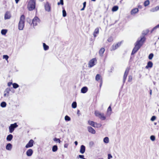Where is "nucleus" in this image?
Segmentation results:
<instances>
[{
    "label": "nucleus",
    "mask_w": 159,
    "mask_h": 159,
    "mask_svg": "<svg viewBox=\"0 0 159 159\" xmlns=\"http://www.w3.org/2000/svg\"><path fill=\"white\" fill-rule=\"evenodd\" d=\"M149 4V0H147L144 2V6L145 7L148 6Z\"/></svg>",
    "instance_id": "obj_37"
},
{
    "label": "nucleus",
    "mask_w": 159,
    "mask_h": 159,
    "mask_svg": "<svg viewBox=\"0 0 159 159\" xmlns=\"http://www.w3.org/2000/svg\"><path fill=\"white\" fill-rule=\"evenodd\" d=\"M150 94L151 95L152 94V90L150 89Z\"/></svg>",
    "instance_id": "obj_55"
},
{
    "label": "nucleus",
    "mask_w": 159,
    "mask_h": 159,
    "mask_svg": "<svg viewBox=\"0 0 159 159\" xmlns=\"http://www.w3.org/2000/svg\"><path fill=\"white\" fill-rule=\"evenodd\" d=\"M145 38L144 36H141L140 38L138 39L137 41L135 43V47L132 51V55L134 54L138 51L142 46L145 41Z\"/></svg>",
    "instance_id": "obj_1"
},
{
    "label": "nucleus",
    "mask_w": 159,
    "mask_h": 159,
    "mask_svg": "<svg viewBox=\"0 0 159 159\" xmlns=\"http://www.w3.org/2000/svg\"><path fill=\"white\" fill-rule=\"evenodd\" d=\"M79 157L81 159H85V158H84V156L83 155H79Z\"/></svg>",
    "instance_id": "obj_49"
},
{
    "label": "nucleus",
    "mask_w": 159,
    "mask_h": 159,
    "mask_svg": "<svg viewBox=\"0 0 159 159\" xmlns=\"http://www.w3.org/2000/svg\"><path fill=\"white\" fill-rule=\"evenodd\" d=\"M45 10L48 12H49L51 10V6L49 4L48 2H47L45 4Z\"/></svg>",
    "instance_id": "obj_12"
},
{
    "label": "nucleus",
    "mask_w": 159,
    "mask_h": 159,
    "mask_svg": "<svg viewBox=\"0 0 159 159\" xmlns=\"http://www.w3.org/2000/svg\"><path fill=\"white\" fill-rule=\"evenodd\" d=\"M65 119L66 121H70V118L68 116H66L65 117Z\"/></svg>",
    "instance_id": "obj_39"
},
{
    "label": "nucleus",
    "mask_w": 159,
    "mask_h": 159,
    "mask_svg": "<svg viewBox=\"0 0 159 159\" xmlns=\"http://www.w3.org/2000/svg\"><path fill=\"white\" fill-rule=\"evenodd\" d=\"M13 138V135L11 134H10L7 135V140L8 141H11Z\"/></svg>",
    "instance_id": "obj_24"
},
{
    "label": "nucleus",
    "mask_w": 159,
    "mask_h": 159,
    "mask_svg": "<svg viewBox=\"0 0 159 159\" xmlns=\"http://www.w3.org/2000/svg\"><path fill=\"white\" fill-rule=\"evenodd\" d=\"M12 148V145L10 143H9L7 144L6 146V149L8 150H11Z\"/></svg>",
    "instance_id": "obj_23"
},
{
    "label": "nucleus",
    "mask_w": 159,
    "mask_h": 159,
    "mask_svg": "<svg viewBox=\"0 0 159 159\" xmlns=\"http://www.w3.org/2000/svg\"><path fill=\"white\" fill-rule=\"evenodd\" d=\"M139 11V9L137 8H135L133 9L131 11V14L132 15H135L136 13H137Z\"/></svg>",
    "instance_id": "obj_17"
},
{
    "label": "nucleus",
    "mask_w": 159,
    "mask_h": 159,
    "mask_svg": "<svg viewBox=\"0 0 159 159\" xmlns=\"http://www.w3.org/2000/svg\"><path fill=\"white\" fill-rule=\"evenodd\" d=\"M99 33V29L98 28H97L95 29L93 32V35L94 37L97 36V34H98Z\"/></svg>",
    "instance_id": "obj_19"
},
{
    "label": "nucleus",
    "mask_w": 159,
    "mask_h": 159,
    "mask_svg": "<svg viewBox=\"0 0 159 159\" xmlns=\"http://www.w3.org/2000/svg\"><path fill=\"white\" fill-rule=\"evenodd\" d=\"M35 7V0H30L28 4V8L29 11H32Z\"/></svg>",
    "instance_id": "obj_3"
},
{
    "label": "nucleus",
    "mask_w": 159,
    "mask_h": 159,
    "mask_svg": "<svg viewBox=\"0 0 159 159\" xmlns=\"http://www.w3.org/2000/svg\"><path fill=\"white\" fill-rule=\"evenodd\" d=\"M151 140L152 141H154L155 140V137L154 135H151L150 137Z\"/></svg>",
    "instance_id": "obj_42"
},
{
    "label": "nucleus",
    "mask_w": 159,
    "mask_h": 159,
    "mask_svg": "<svg viewBox=\"0 0 159 159\" xmlns=\"http://www.w3.org/2000/svg\"><path fill=\"white\" fill-rule=\"evenodd\" d=\"M146 32L144 34L145 35L147 34V33L149 32V30H147L146 31Z\"/></svg>",
    "instance_id": "obj_54"
},
{
    "label": "nucleus",
    "mask_w": 159,
    "mask_h": 159,
    "mask_svg": "<svg viewBox=\"0 0 159 159\" xmlns=\"http://www.w3.org/2000/svg\"><path fill=\"white\" fill-rule=\"evenodd\" d=\"M64 4L63 0H60V2H58L57 5H59L61 4L63 5Z\"/></svg>",
    "instance_id": "obj_41"
},
{
    "label": "nucleus",
    "mask_w": 159,
    "mask_h": 159,
    "mask_svg": "<svg viewBox=\"0 0 159 159\" xmlns=\"http://www.w3.org/2000/svg\"><path fill=\"white\" fill-rule=\"evenodd\" d=\"M87 129L88 131L93 134H95L96 133L95 130L91 127V126H88L87 127Z\"/></svg>",
    "instance_id": "obj_13"
},
{
    "label": "nucleus",
    "mask_w": 159,
    "mask_h": 159,
    "mask_svg": "<svg viewBox=\"0 0 159 159\" xmlns=\"http://www.w3.org/2000/svg\"><path fill=\"white\" fill-rule=\"evenodd\" d=\"M11 17V12L9 11H7L5 14L4 18L5 20L9 19Z\"/></svg>",
    "instance_id": "obj_10"
},
{
    "label": "nucleus",
    "mask_w": 159,
    "mask_h": 159,
    "mask_svg": "<svg viewBox=\"0 0 159 159\" xmlns=\"http://www.w3.org/2000/svg\"><path fill=\"white\" fill-rule=\"evenodd\" d=\"M153 66V63L152 61H149L147 63V65L146 66V68L148 69L149 67L152 68Z\"/></svg>",
    "instance_id": "obj_22"
},
{
    "label": "nucleus",
    "mask_w": 159,
    "mask_h": 159,
    "mask_svg": "<svg viewBox=\"0 0 159 159\" xmlns=\"http://www.w3.org/2000/svg\"><path fill=\"white\" fill-rule=\"evenodd\" d=\"M88 90V88L87 87L85 86L83 87L81 89V92L82 93H84L87 92Z\"/></svg>",
    "instance_id": "obj_21"
},
{
    "label": "nucleus",
    "mask_w": 159,
    "mask_h": 159,
    "mask_svg": "<svg viewBox=\"0 0 159 159\" xmlns=\"http://www.w3.org/2000/svg\"><path fill=\"white\" fill-rule=\"evenodd\" d=\"M157 123L156 122L154 123V125H157Z\"/></svg>",
    "instance_id": "obj_64"
},
{
    "label": "nucleus",
    "mask_w": 159,
    "mask_h": 159,
    "mask_svg": "<svg viewBox=\"0 0 159 159\" xmlns=\"http://www.w3.org/2000/svg\"><path fill=\"white\" fill-rule=\"evenodd\" d=\"M72 107L73 108H75L77 107V103L75 102H73L72 104Z\"/></svg>",
    "instance_id": "obj_34"
},
{
    "label": "nucleus",
    "mask_w": 159,
    "mask_h": 159,
    "mask_svg": "<svg viewBox=\"0 0 159 159\" xmlns=\"http://www.w3.org/2000/svg\"><path fill=\"white\" fill-rule=\"evenodd\" d=\"M7 30L2 29L1 30V33L2 35H5L7 33Z\"/></svg>",
    "instance_id": "obj_28"
},
{
    "label": "nucleus",
    "mask_w": 159,
    "mask_h": 159,
    "mask_svg": "<svg viewBox=\"0 0 159 159\" xmlns=\"http://www.w3.org/2000/svg\"><path fill=\"white\" fill-rule=\"evenodd\" d=\"M157 9V11L159 10V6H157L156 7Z\"/></svg>",
    "instance_id": "obj_60"
},
{
    "label": "nucleus",
    "mask_w": 159,
    "mask_h": 159,
    "mask_svg": "<svg viewBox=\"0 0 159 159\" xmlns=\"http://www.w3.org/2000/svg\"><path fill=\"white\" fill-rule=\"evenodd\" d=\"M157 10L156 8V7H155L154 8H152L151 9L150 11L152 12H154L157 11Z\"/></svg>",
    "instance_id": "obj_48"
},
{
    "label": "nucleus",
    "mask_w": 159,
    "mask_h": 159,
    "mask_svg": "<svg viewBox=\"0 0 159 159\" xmlns=\"http://www.w3.org/2000/svg\"><path fill=\"white\" fill-rule=\"evenodd\" d=\"M40 22L39 19L37 16L35 17L32 20V23L33 26H36Z\"/></svg>",
    "instance_id": "obj_7"
},
{
    "label": "nucleus",
    "mask_w": 159,
    "mask_h": 159,
    "mask_svg": "<svg viewBox=\"0 0 159 159\" xmlns=\"http://www.w3.org/2000/svg\"><path fill=\"white\" fill-rule=\"evenodd\" d=\"M34 141L33 140H30L28 143L26 145L25 147L26 148L31 147L33 145Z\"/></svg>",
    "instance_id": "obj_11"
},
{
    "label": "nucleus",
    "mask_w": 159,
    "mask_h": 159,
    "mask_svg": "<svg viewBox=\"0 0 159 159\" xmlns=\"http://www.w3.org/2000/svg\"><path fill=\"white\" fill-rule=\"evenodd\" d=\"M57 145H54L52 148V151L53 152H56L57 150Z\"/></svg>",
    "instance_id": "obj_30"
},
{
    "label": "nucleus",
    "mask_w": 159,
    "mask_h": 159,
    "mask_svg": "<svg viewBox=\"0 0 159 159\" xmlns=\"http://www.w3.org/2000/svg\"><path fill=\"white\" fill-rule=\"evenodd\" d=\"M118 46L116 44H113L112 46V49L111 50H114L118 48Z\"/></svg>",
    "instance_id": "obj_31"
},
{
    "label": "nucleus",
    "mask_w": 159,
    "mask_h": 159,
    "mask_svg": "<svg viewBox=\"0 0 159 159\" xmlns=\"http://www.w3.org/2000/svg\"><path fill=\"white\" fill-rule=\"evenodd\" d=\"M113 40V38L112 37H110L109 38L107 39V41L109 42H111Z\"/></svg>",
    "instance_id": "obj_44"
},
{
    "label": "nucleus",
    "mask_w": 159,
    "mask_h": 159,
    "mask_svg": "<svg viewBox=\"0 0 159 159\" xmlns=\"http://www.w3.org/2000/svg\"><path fill=\"white\" fill-rule=\"evenodd\" d=\"M102 84V80L100 81V87L101 86Z\"/></svg>",
    "instance_id": "obj_58"
},
{
    "label": "nucleus",
    "mask_w": 159,
    "mask_h": 159,
    "mask_svg": "<svg viewBox=\"0 0 159 159\" xmlns=\"http://www.w3.org/2000/svg\"><path fill=\"white\" fill-rule=\"evenodd\" d=\"M33 153V150L31 149H28L26 152V155L28 157L31 156L32 155Z\"/></svg>",
    "instance_id": "obj_16"
},
{
    "label": "nucleus",
    "mask_w": 159,
    "mask_h": 159,
    "mask_svg": "<svg viewBox=\"0 0 159 159\" xmlns=\"http://www.w3.org/2000/svg\"><path fill=\"white\" fill-rule=\"evenodd\" d=\"M132 76H131V75L129 76L128 81L129 82H130L132 81Z\"/></svg>",
    "instance_id": "obj_45"
},
{
    "label": "nucleus",
    "mask_w": 159,
    "mask_h": 159,
    "mask_svg": "<svg viewBox=\"0 0 159 159\" xmlns=\"http://www.w3.org/2000/svg\"><path fill=\"white\" fill-rule=\"evenodd\" d=\"M118 9V7L117 6H114L112 9V11H116Z\"/></svg>",
    "instance_id": "obj_29"
},
{
    "label": "nucleus",
    "mask_w": 159,
    "mask_h": 159,
    "mask_svg": "<svg viewBox=\"0 0 159 159\" xmlns=\"http://www.w3.org/2000/svg\"><path fill=\"white\" fill-rule=\"evenodd\" d=\"M94 126H94V127L98 128L100 127L102 125L101 124L97 123L95 122V124Z\"/></svg>",
    "instance_id": "obj_33"
},
{
    "label": "nucleus",
    "mask_w": 159,
    "mask_h": 159,
    "mask_svg": "<svg viewBox=\"0 0 159 159\" xmlns=\"http://www.w3.org/2000/svg\"><path fill=\"white\" fill-rule=\"evenodd\" d=\"M95 80H96L100 81L102 80V78L101 75L99 74H97L95 77Z\"/></svg>",
    "instance_id": "obj_20"
},
{
    "label": "nucleus",
    "mask_w": 159,
    "mask_h": 159,
    "mask_svg": "<svg viewBox=\"0 0 159 159\" xmlns=\"http://www.w3.org/2000/svg\"><path fill=\"white\" fill-rule=\"evenodd\" d=\"M66 11L64 9L62 11L63 16L64 17H65L66 16Z\"/></svg>",
    "instance_id": "obj_40"
},
{
    "label": "nucleus",
    "mask_w": 159,
    "mask_h": 159,
    "mask_svg": "<svg viewBox=\"0 0 159 159\" xmlns=\"http://www.w3.org/2000/svg\"><path fill=\"white\" fill-rule=\"evenodd\" d=\"M16 3H17L20 0H15Z\"/></svg>",
    "instance_id": "obj_61"
},
{
    "label": "nucleus",
    "mask_w": 159,
    "mask_h": 159,
    "mask_svg": "<svg viewBox=\"0 0 159 159\" xmlns=\"http://www.w3.org/2000/svg\"><path fill=\"white\" fill-rule=\"evenodd\" d=\"M158 27H157V25L154 27L151 30V33H152L155 30H156L158 28Z\"/></svg>",
    "instance_id": "obj_47"
},
{
    "label": "nucleus",
    "mask_w": 159,
    "mask_h": 159,
    "mask_svg": "<svg viewBox=\"0 0 159 159\" xmlns=\"http://www.w3.org/2000/svg\"><path fill=\"white\" fill-rule=\"evenodd\" d=\"M154 56V55L152 53H150L148 56V59L149 60H151L152 59Z\"/></svg>",
    "instance_id": "obj_38"
},
{
    "label": "nucleus",
    "mask_w": 159,
    "mask_h": 159,
    "mask_svg": "<svg viewBox=\"0 0 159 159\" xmlns=\"http://www.w3.org/2000/svg\"><path fill=\"white\" fill-rule=\"evenodd\" d=\"M129 68H127L125 72L124 76H123V83H124L125 82V80H126L128 74L129 70Z\"/></svg>",
    "instance_id": "obj_8"
},
{
    "label": "nucleus",
    "mask_w": 159,
    "mask_h": 159,
    "mask_svg": "<svg viewBox=\"0 0 159 159\" xmlns=\"http://www.w3.org/2000/svg\"><path fill=\"white\" fill-rule=\"evenodd\" d=\"M85 147L84 145H82L80 147V152L82 153L83 154L85 152Z\"/></svg>",
    "instance_id": "obj_18"
},
{
    "label": "nucleus",
    "mask_w": 159,
    "mask_h": 159,
    "mask_svg": "<svg viewBox=\"0 0 159 159\" xmlns=\"http://www.w3.org/2000/svg\"><path fill=\"white\" fill-rule=\"evenodd\" d=\"M13 87L14 89H16L19 87V85L16 83H14L12 84Z\"/></svg>",
    "instance_id": "obj_35"
},
{
    "label": "nucleus",
    "mask_w": 159,
    "mask_h": 159,
    "mask_svg": "<svg viewBox=\"0 0 159 159\" xmlns=\"http://www.w3.org/2000/svg\"><path fill=\"white\" fill-rule=\"evenodd\" d=\"M68 145V143H65L64 145V147L65 148H67Z\"/></svg>",
    "instance_id": "obj_52"
},
{
    "label": "nucleus",
    "mask_w": 159,
    "mask_h": 159,
    "mask_svg": "<svg viewBox=\"0 0 159 159\" xmlns=\"http://www.w3.org/2000/svg\"><path fill=\"white\" fill-rule=\"evenodd\" d=\"M93 144V142H90V144Z\"/></svg>",
    "instance_id": "obj_62"
},
{
    "label": "nucleus",
    "mask_w": 159,
    "mask_h": 159,
    "mask_svg": "<svg viewBox=\"0 0 159 159\" xmlns=\"http://www.w3.org/2000/svg\"><path fill=\"white\" fill-rule=\"evenodd\" d=\"M85 7H83L81 9V11H83L84 10V8Z\"/></svg>",
    "instance_id": "obj_59"
},
{
    "label": "nucleus",
    "mask_w": 159,
    "mask_h": 159,
    "mask_svg": "<svg viewBox=\"0 0 159 159\" xmlns=\"http://www.w3.org/2000/svg\"><path fill=\"white\" fill-rule=\"evenodd\" d=\"M43 49L45 51L49 49V46L47 45L45 43H43Z\"/></svg>",
    "instance_id": "obj_26"
},
{
    "label": "nucleus",
    "mask_w": 159,
    "mask_h": 159,
    "mask_svg": "<svg viewBox=\"0 0 159 159\" xmlns=\"http://www.w3.org/2000/svg\"><path fill=\"white\" fill-rule=\"evenodd\" d=\"M75 145H77L78 144V142L77 141H75Z\"/></svg>",
    "instance_id": "obj_56"
},
{
    "label": "nucleus",
    "mask_w": 159,
    "mask_h": 159,
    "mask_svg": "<svg viewBox=\"0 0 159 159\" xmlns=\"http://www.w3.org/2000/svg\"><path fill=\"white\" fill-rule=\"evenodd\" d=\"M53 140L55 142H57L59 143H61V141L59 139L55 138L53 139Z\"/></svg>",
    "instance_id": "obj_36"
},
{
    "label": "nucleus",
    "mask_w": 159,
    "mask_h": 159,
    "mask_svg": "<svg viewBox=\"0 0 159 159\" xmlns=\"http://www.w3.org/2000/svg\"><path fill=\"white\" fill-rule=\"evenodd\" d=\"M97 63V60L96 58H94L91 60L89 62L88 64V67L89 68H91L94 66Z\"/></svg>",
    "instance_id": "obj_5"
},
{
    "label": "nucleus",
    "mask_w": 159,
    "mask_h": 159,
    "mask_svg": "<svg viewBox=\"0 0 159 159\" xmlns=\"http://www.w3.org/2000/svg\"><path fill=\"white\" fill-rule=\"evenodd\" d=\"M105 51L104 48H101L99 51V53L100 57H102L103 56V53Z\"/></svg>",
    "instance_id": "obj_15"
},
{
    "label": "nucleus",
    "mask_w": 159,
    "mask_h": 159,
    "mask_svg": "<svg viewBox=\"0 0 159 159\" xmlns=\"http://www.w3.org/2000/svg\"><path fill=\"white\" fill-rule=\"evenodd\" d=\"M25 16L24 15H22L20 17L18 24V29L20 30H22L25 25Z\"/></svg>",
    "instance_id": "obj_2"
},
{
    "label": "nucleus",
    "mask_w": 159,
    "mask_h": 159,
    "mask_svg": "<svg viewBox=\"0 0 159 159\" xmlns=\"http://www.w3.org/2000/svg\"><path fill=\"white\" fill-rule=\"evenodd\" d=\"M112 113V110L111 106H110L108 107L107 110V113L106 114V116H109L111 115Z\"/></svg>",
    "instance_id": "obj_14"
},
{
    "label": "nucleus",
    "mask_w": 159,
    "mask_h": 159,
    "mask_svg": "<svg viewBox=\"0 0 159 159\" xmlns=\"http://www.w3.org/2000/svg\"><path fill=\"white\" fill-rule=\"evenodd\" d=\"M10 91V88H7L4 92V96L5 97H8L9 96V93Z\"/></svg>",
    "instance_id": "obj_9"
},
{
    "label": "nucleus",
    "mask_w": 159,
    "mask_h": 159,
    "mask_svg": "<svg viewBox=\"0 0 159 159\" xmlns=\"http://www.w3.org/2000/svg\"><path fill=\"white\" fill-rule=\"evenodd\" d=\"M8 58L9 57L7 55H4L3 56V58L5 59L7 61Z\"/></svg>",
    "instance_id": "obj_43"
},
{
    "label": "nucleus",
    "mask_w": 159,
    "mask_h": 159,
    "mask_svg": "<svg viewBox=\"0 0 159 159\" xmlns=\"http://www.w3.org/2000/svg\"><path fill=\"white\" fill-rule=\"evenodd\" d=\"M6 103L5 102H3L1 103L0 106L2 107H5L6 106Z\"/></svg>",
    "instance_id": "obj_32"
},
{
    "label": "nucleus",
    "mask_w": 159,
    "mask_h": 159,
    "mask_svg": "<svg viewBox=\"0 0 159 159\" xmlns=\"http://www.w3.org/2000/svg\"><path fill=\"white\" fill-rule=\"evenodd\" d=\"M121 43V42H119L116 44V45H117V46H118V48L119 47H120V46Z\"/></svg>",
    "instance_id": "obj_50"
},
{
    "label": "nucleus",
    "mask_w": 159,
    "mask_h": 159,
    "mask_svg": "<svg viewBox=\"0 0 159 159\" xmlns=\"http://www.w3.org/2000/svg\"><path fill=\"white\" fill-rule=\"evenodd\" d=\"M109 142V138L106 137L103 139V142L106 143H108Z\"/></svg>",
    "instance_id": "obj_27"
},
{
    "label": "nucleus",
    "mask_w": 159,
    "mask_h": 159,
    "mask_svg": "<svg viewBox=\"0 0 159 159\" xmlns=\"http://www.w3.org/2000/svg\"><path fill=\"white\" fill-rule=\"evenodd\" d=\"M83 7H85L86 5V2H84L83 3Z\"/></svg>",
    "instance_id": "obj_53"
},
{
    "label": "nucleus",
    "mask_w": 159,
    "mask_h": 159,
    "mask_svg": "<svg viewBox=\"0 0 159 159\" xmlns=\"http://www.w3.org/2000/svg\"><path fill=\"white\" fill-rule=\"evenodd\" d=\"M12 84L11 83H10V82H9L8 83V85L9 86H10L11 85V84Z\"/></svg>",
    "instance_id": "obj_57"
},
{
    "label": "nucleus",
    "mask_w": 159,
    "mask_h": 159,
    "mask_svg": "<svg viewBox=\"0 0 159 159\" xmlns=\"http://www.w3.org/2000/svg\"><path fill=\"white\" fill-rule=\"evenodd\" d=\"M18 125L16 123H14L11 124L9 127V131L10 133H12L14 131L15 128L17 127Z\"/></svg>",
    "instance_id": "obj_6"
},
{
    "label": "nucleus",
    "mask_w": 159,
    "mask_h": 159,
    "mask_svg": "<svg viewBox=\"0 0 159 159\" xmlns=\"http://www.w3.org/2000/svg\"><path fill=\"white\" fill-rule=\"evenodd\" d=\"M112 157V156L111 154H108V159H110Z\"/></svg>",
    "instance_id": "obj_51"
},
{
    "label": "nucleus",
    "mask_w": 159,
    "mask_h": 159,
    "mask_svg": "<svg viewBox=\"0 0 159 159\" xmlns=\"http://www.w3.org/2000/svg\"><path fill=\"white\" fill-rule=\"evenodd\" d=\"M79 112H80V111L79 110H78L77 113L78 114Z\"/></svg>",
    "instance_id": "obj_63"
},
{
    "label": "nucleus",
    "mask_w": 159,
    "mask_h": 159,
    "mask_svg": "<svg viewBox=\"0 0 159 159\" xmlns=\"http://www.w3.org/2000/svg\"><path fill=\"white\" fill-rule=\"evenodd\" d=\"M156 117L155 116H152V117L151 118V120L153 121H154L156 119Z\"/></svg>",
    "instance_id": "obj_46"
},
{
    "label": "nucleus",
    "mask_w": 159,
    "mask_h": 159,
    "mask_svg": "<svg viewBox=\"0 0 159 159\" xmlns=\"http://www.w3.org/2000/svg\"><path fill=\"white\" fill-rule=\"evenodd\" d=\"M95 114L96 116L99 117L101 120H104L106 119L104 113H101L98 111H95Z\"/></svg>",
    "instance_id": "obj_4"
},
{
    "label": "nucleus",
    "mask_w": 159,
    "mask_h": 159,
    "mask_svg": "<svg viewBox=\"0 0 159 159\" xmlns=\"http://www.w3.org/2000/svg\"><path fill=\"white\" fill-rule=\"evenodd\" d=\"M88 124L89 125L94 127L95 126L94 125L95 124V122L89 120L88 121Z\"/></svg>",
    "instance_id": "obj_25"
}]
</instances>
